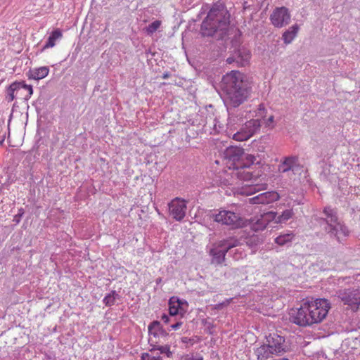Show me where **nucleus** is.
<instances>
[{
  "label": "nucleus",
  "instance_id": "nucleus-15",
  "mask_svg": "<svg viewBox=\"0 0 360 360\" xmlns=\"http://www.w3.org/2000/svg\"><path fill=\"white\" fill-rule=\"evenodd\" d=\"M186 209V202L178 198L173 199L169 203V213L176 221H181L184 218Z\"/></svg>",
  "mask_w": 360,
  "mask_h": 360
},
{
  "label": "nucleus",
  "instance_id": "nucleus-27",
  "mask_svg": "<svg viewBox=\"0 0 360 360\" xmlns=\"http://www.w3.org/2000/svg\"><path fill=\"white\" fill-rule=\"evenodd\" d=\"M294 213L292 209L283 210L281 214L275 212L274 224L286 223L293 216Z\"/></svg>",
  "mask_w": 360,
  "mask_h": 360
},
{
  "label": "nucleus",
  "instance_id": "nucleus-36",
  "mask_svg": "<svg viewBox=\"0 0 360 360\" xmlns=\"http://www.w3.org/2000/svg\"><path fill=\"white\" fill-rule=\"evenodd\" d=\"M231 300L232 299H227V300H226L225 301H224V302H222L221 303L217 304L215 305L214 308L216 309H221L224 307H226V306L229 305L230 304Z\"/></svg>",
  "mask_w": 360,
  "mask_h": 360
},
{
  "label": "nucleus",
  "instance_id": "nucleus-24",
  "mask_svg": "<svg viewBox=\"0 0 360 360\" xmlns=\"http://www.w3.org/2000/svg\"><path fill=\"white\" fill-rule=\"evenodd\" d=\"M21 91V84L14 82L11 84L6 91L5 98L7 102L13 101L16 97L18 93Z\"/></svg>",
  "mask_w": 360,
  "mask_h": 360
},
{
  "label": "nucleus",
  "instance_id": "nucleus-7",
  "mask_svg": "<svg viewBox=\"0 0 360 360\" xmlns=\"http://www.w3.org/2000/svg\"><path fill=\"white\" fill-rule=\"evenodd\" d=\"M239 242L237 239L229 238L226 240L219 241L213 245L210 250V255L212 257V263L214 264H221L225 259L226 252L231 248L238 246Z\"/></svg>",
  "mask_w": 360,
  "mask_h": 360
},
{
  "label": "nucleus",
  "instance_id": "nucleus-9",
  "mask_svg": "<svg viewBox=\"0 0 360 360\" xmlns=\"http://www.w3.org/2000/svg\"><path fill=\"white\" fill-rule=\"evenodd\" d=\"M261 127L259 118L250 119L242 125L239 131L233 134L232 139L237 141H244L258 132Z\"/></svg>",
  "mask_w": 360,
  "mask_h": 360
},
{
  "label": "nucleus",
  "instance_id": "nucleus-29",
  "mask_svg": "<svg viewBox=\"0 0 360 360\" xmlns=\"http://www.w3.org/2000/svg\"><path fill=\"white\" fill-rule=\"evenodd\" d=\"M49 72V69L47 67L43 66L38 68H34L30 71V78L35 80H39L46 77Z\"/></svg>",
  "mask_w": 360,
  "mask_h": 360
},
{
  "label": "nucleus",
  "instance_id": "nucleus-39",
  "mask_svg": "<svg viewBox=\"0 0 360 360\" xmlns=\"http://www.w3.org/2000/svg\"><path fill=\"white\" fill-rule=\"evenodd\" d=\"M226 62L229 64L233 63V62H236V56L234 55L233 57H229L227 59H226Z\"/></svg>",
  "mask_w": 360,
  "mask_h": 360
},
{
  "label": "nucleus",
  "instance_id": "nucleus-32",
  "mask_svg": "<svg viewBox=\"0 0 360 360\" xmlns=\"http://www.w3.org/2000/svg\"><path fill=\"white\" fill-rule=\"evenodd\" d=\"M162 22L159 20H156L149 24L145 29V32L148 35L153 34L156 31H158L161 27Z\"/></svg>",
  "mask_w": 360,
  "mask_h": 360
},
{
  "label": "nucleus",
  "instance_id": "nucleus-41",
  "mask_svg": "<svg viewBox=\"0 0 360 360\" xmlns=\"http://www.w3.org/2000/svg\"><path fill=\"white\" fill-rule=\"evenodd\" d=\"M168 77H169V74L168 73L163 74V75H162V78L163 79H167Z\"/></svg>",
  "mask_w": 360,
  "mask_h": 360
},
{
  "label": "nucleus",
  "instance_id": "nucleus-31",
  "mask_svg": "<svg viewBox=\"0 0 360 360\" xmlns=\"http://www.w3.org/2000/svg\"><path fill=\"white\" fill-rule=\"evenodd\" d=\"M118 297L119 295L116 292V291L112 290L104 297L103 302L106 306L111 307L115 304V301Z\"/></svg>",
  "mask_w": 360,
  "mask_h": 360
},
{
  "label": "nucleus",
  "instance_id": "nucleus-28",
  "mask_svg": "<svg viewBox=\"0 0 360 360\" xmlns=\"http://www.w3.org/2000/svg\"><path fill=\"white\" fill-rule=\"evenodd\" d=\"M62 32L59 29L53 30L48 38L46 44L44 46V49L52 48L56 45V42L62 38Z\"/></svg>",
  "mask_w": 360,
  "mask_h": 360
},
{
  "label": "nucleus",
  "instance_id": "nucleus-38",
  "mask_svg": "<svg viewBox=\"0 0 360 360\" xmlns=\"http://www.w3.org/2000/svg\"><path fill=\"white\" fill-rule=\"evenodd\" d=\"M181 325H182V322H177L174 324H172L171 326V328L173 330H178L181 327Z\"/></svg>",
  "mask_w": 360,
  "mask_h": 360
},
{
  "label": "nucleus",
  "instance_id": "nucleus-6",
  "mask_svg": "<svg viewBox=\"0 0 360 360\" xmlns=\"http://www.w3.org/2000/svg\"><path fill=\"white\" fill-rule=\"evenodd\" d=\"M210 218H212L214 221L230 226L232 229H238L245 226V220L242 218L239 214L230 210H222L218 213L210 212Z\"/></svg>",
  "mask_w": 360,
  "mask_h": 360
},
{
  "label": "nucleus",
  "instance_id": "nucleus-17",
  "mask_svg": "<svg viewBox=\"0 0 360 360\" xmlns=\"http://www.w3.org/2000/svg\"><path fill=\"white\" fill-rule=\"evenodd\" d=\"M279 198L280 195L277 192L267 191L249 198L248 201L251 204L268 205L277 201Z\"/></svg>",
  "mask_w": 360,
  "mask_h": 360
},
{
  "label": "nucleus",
  "instance_id": "nucleus-1",
  "mask_svg": "<svg viewBox=\"0 0 360 360\" xmlns=\"http://www.w3.org/2000/svg\"><path fill=\"white\" fill-rule=\"evenodd\" d=\"M221 88L223 101L229 112L226 126L229 136H231L244 119L248 118V112L241 110L231 112V110L246 101L250 91L245 75L237 70H232L223 77Z\"/></svg>",
  "mask_w": 360,
  "mask_h": 360
},
{
  "label": "nucleus",
  "instance_id": "nucleus-16",
  "mask_svg": "<svg viewBox=\"0 0 360 360\" xmlns=\"http://www.w3.org/2000/svg\"><path fill=\"white\" fill-rule=\"evenodd\" d=\"M266 344L274 354L285 352L288 349L284 338L276 334H270L267 336Z\"/></svg>",
  "mask_w": 360,
  "mask_h": 360
},
{
  "label": "nucleus",
  "instance_id": "nucleus-20",
  "mask_svg": "<svg viewBox=\"0 0 360 360\" xmlns=\"http://www.w3.org/2000/svg\"><path fill=\"white\" fill-rule=\"evenodd\" d=\"M236 63L239 66H245L250 59V52L245 48L239 49L235 53Z\"/></svg>",
  "mask_w": 360,
  "mask_h": 360
},
{
  "label": "nucleus",
  "instance_id": "nucleus-37",
  "mask_svg": "<svg viewBox=\"0 0 360 360\" xmlns=\"http://www.w3.org/2000/svg\"><path fill=\"white\" fill-rule=\"evenodd\" d=\"M182 360H203V358L200 355H186L182 358Z\"/></svg>",
  "mask_w": 360,
  "mask_h": 360
},
{
  "label": "nucleus",
  "instance_id": "nucleus-26",
  "mask_svg": "<svg viewBox=\"0 0 360 360\" xmlns=\"http://www.w3.org/2000/svg\"><path fill=\"white\" fill-rule=\"evenodd\" d=\"M15 174L9 169L3 171L0 175V184L3 186H9L15 181Z\"/></svg>",
  "mask_w": 360,
  "mask_h": 360
},
{
  "label": "nucleus",
  "instance_id": "nucleus-21",
  "mask_svg": "<svg viewBox=\"0 0 360 360\" xmlns=\"http://www.w3.org/2000/svg\"><path fill=\"white\" fill-rule=\"evenodd\" d=\"M181 302L173 297L169 301V313L170 316H176L180 314L182 316L185 311L182 309Z\"/></svg>",
  "mask_w": 360,
  "mask_h": 360
},
{
  "label": "nucleus",
  "instance_id": "nucleus-13",
  "mask_svg": "<svg viewBox=\"0 0 360 360\" xmlns=\"http://www.w3.org/2000/svg\"><path fill=\"white\" fill-rule=\"evenodd\" d=\"M290 321L300 326H311L307 303L300 308L292 309L289 313Z\"/></svg>",
  "mask_w": 360,
  "mask_h": 360
},
{
  "label": "nucleus",
  "instance_id": "nucleus-42",
  "mask_svg": "<svg viewBox=\"0 0 360 360\" xmlns=\"http://www.w3.org/2000/svg\"><path fill=\"white\" fill-rule=\"evenodd\" d=\"M182 342H185V343H186V342H188V338H184L182 339Z\"/></svg>",
  "mask_w": 360,
  "mask_h": 360
},
{
  "label": "nucleus",
  "instance_id": "nucleus-18",
  "mask_svg": "<svg viewBox=\"0 0 360 360\" xmlns=\"http://www.w3.org/2000/svg\"><path fill=\"white\" fill-rule=\"evenodd\" d=\"M297 158L288 157L278 165V171L281 173H286L290 171L294 172L297 167Z\"/></svg>",
  "mask_w": 360,
  "mask_h": 360
},
{
  "label": "nucleus",
  "instance_id": "nucleus-25",
  "mask_svg": "<svg viewBox=\"0 0 360 360\" xmlns=\"http://www.w3.org/2000/svg\"><path fill=\"white\" fill-rule=\"evenodd\" d=\"M259 360H265L271 357L274 354L267 344H264L259 347L257 348L255 352Z\"/></svg>",
  "mask_w": 360,
  "mask_h": 360
},
{
  "label": "nucleus",
  "instance_id": "nucleus-3",
  "mask_svg": "<svg viewBox=\"0 0 360 360\" xmlns=\"http://www.w3.org/2000/svg\"><path fill=\"white\" fill-rule=\"evenodd\" d=\"M148 332L150 336L149 339L151 347L150 352H155V351H159V354H165L167 357H171L172 353L170 351L169 345H158V344L161 342L160 340L158 341L153 339H156L157 338H165L168 335V333L160 326V323L156 321L150 323L148 326Z\"/></svg>",
  "mask_w": 360,
  "mask_h": 360
},
{
  "label": "nucleus",
  "instance_id": "nucleus-34",
  "mask_svg": "<svg viewBox=\"0 0 360 360\" xmlns=\"http://www.w3.org/2000/svg\"><path fill=\"white\" fill-rule=\"evenodd\" d=\"M162 358L160 355V354L157 353L155 354V352H151V354L149 353H143L141 355V360H161Z\"/></svg>",
  "mask_w": 360,
  "mask_h": 360
},
{
  "label": "nucleus",
  "instance_id": "nucleus-8",
  "mask_svg": "<svg viewBox=\"0 0 360 360\" xmlns=\"http://www.w3.org/2000/svg\"><path fill=\"white\" fill-rule=\"evenodd\" d=\"M247 155L242 148L237 146H229L223 153L224 160L229 169L243 166L244 165L242 164L246 162L245 156Z\"/></svg>",
  "mask_w": 360,
  "mask_h": 360
},
{
  "label": "nucleus",
  "instance_id": "nucleus-22",
  "mask_svg": "<svg viewBox=\"0 0 360 360\" xmlns=\"http://www.w3.org/2000/svg\"><path fill=\"white\" fill-rule=\"evenodd\" d=\"M299 30L300 26L297 24H295L286 30L282 35L284 44H289L292 43L297 37Z\"/></svg>",
  "mask_w": 360,
  "mask_h": 360
},
{
  "label": "nucleus",
  "instance_id": "nucleus-4",
  "mask_svg": "<svg viewBox=\"0 0 360 360\" xmlns=\"http://www.w3.org/2000/svg\"><path fill=\"white\" fill-rule=\"evenodd\" d=\"M323 213L326 218L322 221L327 224L326 230L328 233L331 236H335L338 241H341L342 239L348 236V229L345 226L338 221V217L334 214L333 210L330 207H326Z\"/></svg>",
  "mask_w": 360,
  "mask_h": 360
},
{
  "label": "nucleus",
  "instance_id": "nucleus-10",
  "mask_svg": "<svg viewBox=\"0 0 360 360\" xmlns=\"http://www.w3.org/2000/svg\"><path fill=\"white\" fill-rule=\"evenodd\" d=\"M337 296L344 304L349 306L352 310H356L360 305V289H342L338 290Z\"/></svg>",
  "mask_w": 360,
  "mask_h": 360
},
{
  "label": "nucleus",
  "instance_id": "nucleus-33",
  "mask_svg": "<svg viewBox=\"0 0 360 360\" xmlns=\"http://www.w3.org/2000/svg\"><path fill=\"white\" fill-rule=\"evenodd\" d=\"M212 125V131H210V133H219L223 129V125L221 124L220 122L217 119H213L211 122L210 123V125Z\"/></svg>",
  "mask_w": 360,
  "mask_h": 360
},
{
  "label": "nucleus",
  "instance_id": "nucleus-43",
  "mask_svg": "<svg viewBox=\"0 0 360 360\" xmlns=\"http://www.w3.org/2000/svg\"><path fill=\"white\" fill-rule=\"evenodd\" d=\"M160 281H161V279L160 278V279H158V281H157V283H158Z\"/></svg>",
  "mask_w": 360,
  "mask_h": 360
},
{
  "label": "nucleus",
  "instance_id": "nucleus-40",
  "mask_svg": "<svg viewBox=\"0 0 360 360\" xmlns=\"http://www.w3.org/2000/svg\"><path fill=\"white\" fill-rule=\"evenodd\" d=\"M162 320L165 323H167L169 322V316H168L167 314H163V315L162 316Z\"/></svg>",
  "mask_w": 360,
  "mask_h": 360
},
{
  "label": "nucleus",
  "instance_id": "nucleus-23",
  "mask_svg": "<svg viewBox=\"0 0 360 360\" xmlns=\"http://www.w3.org/2000/svg\"><path fill=\"white\" fill-rule=\"evenodd\" d=\"M266 184H252L245 185L239 191V193L243 195H251L256 193L265 190Z\"/></svg>",
  "mask_w": 360,
  "mask_h": 360
},
{
  "label": "nucleus",
  "instance_id": "nucleus-19",
  "mask_svg": "<svg viewBox=\"0 0 360 360\" xmlns=\"http://www.w3.org/2000/svg\"><path fill=\"white\" fill-rule=\"evenodd\" d=\"M256 115L258 117H261V119H259L261 120V123L262 122L266 127H268L269 129H272L274 127V115H269L267 118H266V112L263 104H260L259 105Z\"/></svg>",
  "mask_w": 360,
  "mask_h": 360
},
{
  "label": "nucleus",
  "instance_id": "nucleus-2",
  "mask_svg": "<svg viewBox=\"0 0 360 360\" xmlns=\"http://www.w3.org/2000/svg\"><path fill=\"white\" fill-rule=\"evenodd\" d=\"M229 18L230 15L224 5L221 3L215 4L202 22L200 29L202 34L211 37L219 32V36L223 37L228 29Z\"/></svg>",
  "mask_w": 360,
  "mask_h": 360
},
{
  "label": "nucleus",
  "instance_id": "nucleus-14",
  "mask_svg": "<svg viewBox=\"0 0 360 360\" xmlns=\"http://www.w3.org/2000/svg\"><path fill=\"white\" fill-rule=\"evenodd\" d=\"M275 212H267L255 217L250 221V227L255 231L264 230L270 223H274Z\"/></svg>",
  "mask_w": 360,
  "mask_h": 360
},
{
  "label": "nucleus",
  "instance_id": "nucleus-5",
  "mask_svg": "<svg viewBox=\"0 0 360 360\" xmlns=\"http://www.w3.org/2000/svg\"><path fill=\"white\" fill-rule=\"evenodd\" d=\"M311 325L321 322L327 316L330 303L326 299H316L307 303Z\"/></svg>",
  "mask_w": 360,
  "mask_h": 360
},
{
  "label": "nucleus",
  "instance_id": "nucleus-30",
  "mask_svg": "<svg viewBox=\"0 0 360 360\" xmlns=\"http://www.w3.org/2000/svg\"><path fill=\"white\" fill-rule=\"evenodd\" d=\"M294 238L292 233L281 234L276 238L275 243L279 245H285L290 243Z\"/></svg>",
  "mask_w": 360,
  "mask_h": 360
},
{
  "label": "nucleus",
  "instance_id": "nucleus-35",
  "mask_svg": "<svg viewBox=\"0 0 360 360\" xmlns=\"http://www.w3.org/2000/svg\"><path fill=\"white\" fill-rule=\"evenodd\" d=\"M25 89L27 91V95L25 97V99H28L29 98H30V96L32 95L33 94V89H32V86H30V85H27V84H21V90L22 89Z\"/></svg>",
  "mask_w": 360,
  "mask_h": 360
},
{
  "label": "nucleus",
  "instance_id": "nucleus-11",
  "mask_svg": "<svg viewBox=\"0 0 360 360\" xmlns=\"http://www.w3.org/2000/svg\"><path fill=\"white\" fill-rule=\"evenodd\" d=\"M245 160L246 162L242 164L244 165L243 166L236 167L233 169V172H231L232 176H236L243 181H249L253 179L254 176L250 170V167L254 164L255 158L252 155H247Z\"/></svg>",
  "mask_w": 360,
  "mask_h": 360
},
{
  "label": "nucleus",
  "instance_id": "nucleus-12",
  "mask_svg": "<svg viewBox=\"0 0 360 360\" xmlns=\"http://www.w3.org/2000/svg\"><path fill=\"white\" fill-rule=\"evenodd\" d=\"M290 19V13L288 8L284 6L276 8L270 15L271 22L277 28H281L288 25Z\"/></svg>",
  "mask_w": 360,
  "mask_h": 360
}]
</instances>
